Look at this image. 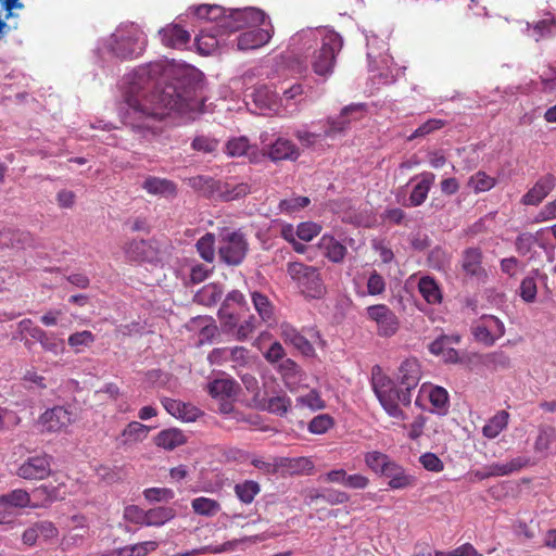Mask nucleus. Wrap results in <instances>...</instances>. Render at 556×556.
<instances>
[{
	"mask_svg": "<svg viewBox=\"0 0 556 556\" xmlns=\"http://www.w3.org/2000/svg\"><path fill=\"white\" fill-rule=\"evenodd\" d=\"M162 72V64L149 63L127 77L124 91L127 108L123 118L132 129H151V122L162 119L166 110L180 114L201 112L204 104L202 73L190 70L161 90L152 92Z\"/></svg>",
	"mask_w": 556,
	"mask_h": 556,
	"instance_id": "obj_1",
	"label": "nucleus"
},
{
	"mask_svg": "<svg viewBox=\"0 0 556 556\" xmlns=\"http://www.w3.org/2000/svg\"><path fill=\"white\" fill-rule=\"evenodd\" d=\"M421 379V368L416 358H406L399 367L395 381L384 380V412L392 425L405 428L407 408L412 406V391L416 389Z\"/></svg>",
	"mask_w": 556,
	"mask_h": 556,
	"instance_id": "obj_2",
	"label": "nucleus"
},
{
	"mask_svg": "<svg viewBox=\"0 0 556 556\" xmlns=\"http://www.w3.org/2000/svg\"><path fill=\"white\" fill-rule=\"evenodd\" d=\"M197 15L200 18L214 22L210 28L219 34H231L245 26H255L264 24L266 14L257 8L249 7L244 9L226 10L220 5L203 4L197 9Z\"/></svg>",
	"mask_w": 556,
	"mask_h": 556,
	"instance_id": "obj_3",
	"label": "nucleus"
},
{
	"mask_svg": "<svg viewBox=\"0 0 556 556\" xmlns=\"http://www.w3.org/2000/svg\"><path fill=\"white\" fill-rule=\"evenodd\" d=\"M287 273L305 296L319 299L324 295L325 286L318 268L301 262H291L287 265Z\"/></svg>",
	"mask_w": 556,
	"mask_h": 556,
	"instance_id": "obj_4",
	"label": "nucleus"
},
{
	"mask_svg": "<svg viewBox=\"0 0 556 556\" xmlns=\"http://www.w3.org/2000/svg\"><path fill=\"white\" fill-rule=\"evenodd\" d=\"M249 243L241 230L224 228L218 233V256L229 266L240 265L247 256Z\"/></svg>",
	"mask_w": 556,
	"mask_h": 556,
	"instance_id": "obj_5",
	"label": "nucleus"
},
{
	"mask_svg": "<svg viewBox=\"0 0 556 556\" xmlns=\"http://www.w3.org/2000/svg\"><path fill=\"white\" fill-rule=\"evenodd\" d=\"M146 47V37L137 27L129 26L118 29L112 35L111 51L119 59L139 56Z\"/></svg>",
	"mask_w": 556,
	"mask_h": 556,
	"instance_id": "obj_6",
	"label": "nucleus"
},
{
	"mask_svg": "<svg viewBox=\"0 0 556 556\" xmlns=\"http://www.w3.org/2000/svg\"><path fill=\"white\" fill-rule=\"evenodd\" d=\"M343 40L338 33L327 31L321 47L313 55L312 66L317 75L326 76L332 73L336 55L340 52Z\"/></svg>",
	"mask_w": 556,
	"mask_h": 556,
	"instance_id": "obj_7",
	"label": "nucleus"
},
{
	"mask_svg": "<svg viewBox=\"0 0 556 556\" xmlns=\"http://www.w3.org/2000/svg\"><path fill=\"white\" fill-rule=\"evenodd\" d=\"M52 456L47 453L27 457L16 468L15 475L24 480H45L52 473Z\"/></svg>",
	"mask_w": 556,
	"mask_h": 556,
	"instance_id": "obj_8",
	"label": "nucleus"
},
{
	"mask_svg": "<svg viewBox=\"0 0 556 556\" xmlns=\"http://www.w3.org/2000/svg\"><path fill=\"white\" fill-rule=\"evenodd\" d=\"M470 331L477 342L492 346L497 339L504 336L505 328L502 320L497 317L484 315L472 323Z\"/></svg>",
	"mask_w": 556,
	"mask_h": 556,
	"instance_id": "obj_9",
	"label": "nucleus"
},
{
	"mask_svg": "<svg viewBox=\"0 0 556 556\" xmlns=\"http://www.w3.org/2000/svg\"><path fill=\"white\" fill-rule=\"evenodd\" d=\"M364 112L365 105L362 103H354L344 106L337 118L329 117L326 121L324 137L334 138L338 135L344 134L346 129H349L351 121L361 118Z\"/></svg>",
	"mask_w": 556,
	"mask_h": 556,
	"instance_id": "obj_10",
	"label": "nucleus"
},
{
	"mask_svg": "<svg viewBox=\"0 0 556 556\" xmlns=\"http://www.w3.org/2000/svg\"><path fill=\"white\" fill-rule=\"evenodd\" d=\"M482 258L481 248L469 247L465 249L460 258V268L465 276L478 281H484L488 273L482 266Z\"/></svg>",
	"mask_w": 556,
	"mask_h": 556,
	"instance_id": "obj_11",
	"label": "nucleus"
},
{
	"mask_svg": "<svg viewBox=\"0 0 556 556\" xmlns=\"http://www.w3.org/2000/svg\"><path fill=\"white\" fill-rule=\"evenodd\" d=\"M556 187V177L552 173L544 174L538 178L533 187L521 198V202L527 206H538Z\"/></svg>",
	"mask_w": 556,
	"mask_h": 556,
	"instance_id": "obj_12",
	"label": "nucleus"
},
{
	"mask_svg": "<svg viewBox=\"0 0 556 556\" xmlns=\"http://www.w3.org/2000/svg\"><path fill=\"white\" fill-rule=\"evenodd\" d=\"M211 364L231 363L232 367H243L249 363V351L244 346L216 348L207 356Z\"/></svg>",
	"mask_w": 556,
	"mask_h": 556,
	"instance_id": "obj_13",
	"label": "nucleus"
},
{
	"mask_svg": "<svg viewBox=\"0 0 556 556\" xmlns=\"http://www.w3.org/2000/svg\"><path fill=\"white\" fill-rule=\"evenodd\" d=\"M530 459L525 456H518L505 464H491L480 470L473 471V476L477 480H485L492 477H504L518 471L529 465Z\"/></svg>",
	"mask_w": 556,
	"mask_h": 556,
	"instance_id": "obj_14",
	"label": "nucleus"
},
{
	"mask_svg": "<svg viewBox=\"0 0 556 556\" xmlns=\"http://www.w3.org/2000/svg\"><path fill=\"white\" fill-rule=\"evenodd\" d=\"M261 24L250 26L251 29L240 34L237 38L239 50H253L266 45L273 37V26L270 28H258Z\"/></svg>",
	"mask_w": 556,
	"mask_h": 556,
	"instance_id": "obj_15",
	"label": "nucleus"
},
{
	"mask_svg": "<svg viewBox=\"0 0 556 556\" xmlns=\"http://www.w3.org/2000/svg\"><path fill=\"white\" fill-rule=\"evenodd\" d=\"M45 431L56 432L68 427L73 422L72 414L62 406H55L46 410L39 418Z\"/></svg>",
	"mask_w": 556,
	"mask_h": 556,
	"instance_id": "obj_16",
	"label": "nucleus"
},
{
	"mask_svg": "<svg viewBox=\"0 0 556 556\" xmlns=\"http://www.w3.org/2000/svg\"><path fill=\"white\" fill-rule=\"evenodd\" d=\"M384 479L388 480L389 490L403 491L414 488L416 478L405 469L390 463H384Z\"/></svg>",
	"mask_w": 556,
	"mask_h": 556,
	"instance_id": "obj_17",
	"label": "nucleus"
},
{
	"mask_svg": "<svg viewBox=\"0 0 556 556\" xmlns=\"http://www.w3.org/2000/svg\"><path fill=\"white\" fill-rule=\"evenodd\" d=\"M58 534L56 527L51 521L43 520L28 527L22 535V541L24 544L33 546L40 539L47 542L56 538Z\"/></svg>",
	"mask_w": 556,
	"mask_h": 556,
	"instance_id": "obj_18",
	"label": "nucleus"
},
{
	"mask_svg": "<svg viewBox=\"0 0 556 556\" xmlns=\"http://www.w3.org/2000/svg\"><path fill=\"white\" fill-rule=\"evenodd\" d=\"M251 192V186L248 182L237 181L233 178L219 180L216 198L229 202L244 198Z\"/></svg>",
	"mask_w": 556,
	"mask_h": 556,
	"instance_id": "obj_19",
	"label": "nucleus"
},
{
	"mask_svg": "<svg viewBox=\"0 0 556 556\" xmlns=\"http://www.w3.org/2000/svg\"><path fill=\"white\" fill-rule=\"evenodd\" d=\"M164 46L181 49L190 41V34L178 24H168L159 31Z\"/></svg>",
	"mask_w": 556,
	"mask_h": 556,
	"instance_id": "obj_20",
	"label": "nucleus"
},
{
	"mask_svg": "<svg viewBox=\"0 0 556 556\" xmlns=\"http://www.w3.org/2000/svg\"><path fill=\"white\" fill-rule=\"evenodd\" d=\"M281 329V338L286 343L291 344L298 351H300L305 356H311L314 354V348L311 342L302 336L293 326L290 324H282L280 326Z\"/></svg>",
	"mask_w": 556,
	"mask_h": 556,
	"instance_id": "obj_21",
	"label": "nucleus"
},
{
	"mask_svg": "<svg viewBox=\"0 0 556 556\" xmlns=\"http://www.w3.org/2000/svg\"><path fill=\"white\" fill-rule=\"evenodd\" d=\"M268 156L275 162L295 161L300 156V150L291 140L280 137L269 147Z\"/></svg>",
	"mask_w": 556,
	"mask_h": 556,
	"instance_id": "obj_22",
	"label": "nucleus"
},
{
	"mask_svg": "<svg viewBox=\"0 0 556 556\" xmlns=\"http://www.w3.org/2000/svg\"><path fill=\"white\" fill-rule=\"evenodd\" d=\"M321 254L332 263H342L346 255V248L332 236H323L318 242Z\"/></svg>",
	"mask_w": 556,
	"mask_h": 556,
	"instance_id": "obj_23",
	"label": "nucleus"
},
{
	"mask_svg": "<svg viewBox=\"0 0 556 556\" xmlns=\"http://www.w3.org/2000/svg\"><path fill=\"white\" fill-rule=\"evenodd\" d=\"M142 188L150 194L161 195L166 198H174L177 194V186L174 181L160 178L154 176H149L142 184Z\"/></svg>",
	"mask_w": 556,
	"mask_h": 556,
	"instance_id": "obj_24",
	"label": "nucleus"
},
{
	"mask_svg": "<svg viewBox=\"0 0 556 556\" xmlns=\"http://www.w3.org/2000/svg\"><path fill=\"white\" fill-rule=\"evenodd\" d=\"M150 427L138 421L129 422L118 437L121 446H131L147 439Z\"/></svg>",
	"mask_w": 556,
	"mask_h": 556,
	"instance_id": "obj_25",
	"label": "nucleus"
},
{
	"mask_svg": "<svg viewBox=\"0 0 556 556\" xmlns=\"http://www.w3.org/2000/svg\"><path fill=\"white\" fill-rule=\"evenodd\" d=\"M208 393L218 400H231L239 391V384L233 379H215L207 384Z\"/></svg>",
	"mask_w": 556,
	"mask_h": 556,
	"instance_id": "obj_26",
	"label": "nucleus"
},
{
	"mask_svg": "<svg viewBox=\"0 0 556 556\" xmlns=\"http://www.w3.org/2000/svg\"><path fill=\"white\" fill-rule=\"evenodd\" d=\"M434 181L435 174L431 172H425L420 175V180L413 187V192H410V206H420L424 204Z\"/></svg>",
	"mask_w": 556,
	"mask_h": 556,
	"instance_id": "obj_27",
	"label": "nucleus"
},
{
	"mask_svg": "<svg viewBox=\"0 0 556 556\" xmlns=\"http://www.w3.org/2000/svg\"><path fill=\"white\" fill-rule=\"evenodd\" d=\"M218 181L210 176H193L186 179V184L194 191L206 198H216Z\"/></svg>",
	"mask_w": 556,
	"mask_h": 556,
	"instance_id": "obj_28",
	"label": "nucleus"
},
{
	"mask_svg": "<svg viewBox=\"0 0 556 556\" xmlns=\"http://www.w3.org/2000/svg\"><path fill=\"white\" fill-rule=\"evenodd\" d=\"M162 404L166 412L176 418L192 421L198 416V410L180 401L164 397Z\"/></svg>",
	"mask_w": 556,
	"mask_h": 556,
	"instance_id": "obj_29",
	"label": "nucleus"
},
{
	"mask_svg": "<svg viewBox=\"0 0 556 556\" xmlns=\"http://www.w3.org/2000/svg\"><path fill=\"white\" fill-rule=\"evenodd\" d=\"M0 507L8 510L10 507L25 508V507H37L31 504L30 495L26 490L15 489L7 494L0 496Z\"/></svg>",
	"mask_w": 556,
	"mask_h": 556,
	"instance_id": "obj_30",
	"label": "nucleus"
},
{
	"mask_svg": "<svg viewBox=\"0 0 556 556\" xmlns=\"http://www.w3.org/2000/svg\"><path fill=\"white\" fill-rule=\"evenodd\" d=\"M125 253L128 260L134 262H144L153 258V249L146 240H132L125 247Z\"/></svg>",
	"mask_w": 556,
	"mask_h": 556,
	"instance_id": "obj_31",
	"label": "nucleus"
},
{
	"mask_svg": "<svg viewBox=\"0 0 556 556\" xmlns=\"http://www.w3.org/2000/svg\"><path fill=\"white\" fill-rule=\"evenodd\" d=\"M186 441L184 432L176 428L163 430L154 439L157 446L169 451L185 444Z\"/></svg>",
	"mask_w": 556,
	"mask_h": 556,
	"instance_id": "obj_32",
	"label": "nucleus"
},
{
	"mask_svg": "<svg viewBox=\"0 0 556 556\" xmlns=\"http://www.w3.org/2000/svg\"><path fill=\"white\" fill-rule=\"evenodd\" d=\"M418 289L428 304H440L442 292L439 285L431 276H422L418 282Z\"/></svg>",
	"mask_w": 556,
	"mask_h": 556,
	"instance_id": "obj_33",
	"label": "nucleus"
},
{
	"mask_svg": "<svg viewBox=\"0 0 556 556\" xmlns=\"http://www.w3.org/2000/svg\"><path fill=\"white\" fill-rule=\"evenodd\" d=\"M251 299L260 318L266 324L274 323L275 309L269 299L265 294L257 291L251 294Z\"/></svg>",
	"mask_w": 556,
	"mask_h": 556,
	"instance_id": "obj_34",
	"label": "nucleus"
},
{
	"mask_svg": "<svg viewBox=\"0 0 556 556\" xmlns=\"http://www.w3.org/2000/svg\"><path fill=\"white\" fill-rule=\"evenodd\" d=\"M509 420V413L507 410H498L493 415V417L486 422V425L482 428V433L484 437L492 440V438L497 437L504 429L507 428Z\"/></svg>",
	"mask_w": 556,
	"mask_h": 556,
	"instance_id": "obj_35",
	"label": "nucleus"
},
{
	"mask_svg": "<svg viewBox=\"0 0 556 556\" xmlns=\"http://www.w3.org/2000/svg\"><path fill=\"white\" fill-rule=\"evenodd\" d=\"M72 521H79V530L71 528L67 534L62 540V545L66 548L76 546L83 543L86 534L88 533L87 519L84 516L75 515L71 518Z\"/></svg>",
	"mask_w": 556,
	"mask_h": 556,
	"instance_id": "obj_36",
	"label": "nucleus"
},
{
	"mask_svg": "<svg viewBox=\"0 0 556 556\" xmlns=\"http://www.w3.org/2000/svg\"><path fill=\"white\" fill-rule=\"evenodd\" d=\"M224 35L225 34H219L215 29L211 28L202 30L201 34L195 38L199 52L204 55H208L214 52L219 45L217 37Z\"/></svg>",
	"mask_w": 556,
	"mask_h": 556,
	"instance_id": "obj_37",
	"label": "nucleus"
},
{
	"mask_svg": "<svg viewBox=\"0 0 556 556\" xmlns=\"http://www.w3.org/2000/svg\"><path fill=\"white\" fill-rule=\"evenodd\" d=\"M532 30L536 40L555 35L556 15L551 12L545 13L542 20L533 24Z\"/></svg>",
	"mask_w": 556,
	"mask_h": 556,
	"instance_id": "obj_38",
	"label": "nucleus"
},
{
	"mask_svg": "<svg viewBox=\"0 0 556 556\" xmlns=\"http://www.w3.org/2000/svg\"><path fill=\"white\" fill-rule=\"evenodd\" d=\"M496 179L483 170H479L471 175L467 180V186L472 189L475 193L488 192L496 185Z\"/></svg>",
	"mask_w": 556,
	"mask_h": 556,
	"instance_id": "obj_39",
	"label": "nucleus"
},
{
	"mask_svg": "<svg viewBox=\"0 0 556 556\" xmlns=\"http://www.w3.org/2000/svg\"><path fill=\"white\" fill-rule=\"evenodd\" d=\"M148 527H161L176 517L173 507L159 506L148 510Z\"/></svg>",
	"mask_w": 556,
	"mask_h": 556,
	"instance_id": "obj_40",
	"label": "nucleus"
},
{
	"mask_svg": "<svg viewBox=\"0 0 556 556\" xmlns=\"http://www.w3.org/2000/svg\"><path fill=\"white\" fill-rule=\"evenodd\" d=\"M261 492V486L256 481L245 480L235 485V493L244 504H251L254 497Z\"/></svg>",
	"mask_w": 556,
	"mask_h": 556,
	"instance_id": "obj_41",
	"label": "nucleus"
},
{
	"mask_svg": "<svg viewBox=\"0 0 556 556\" xmlns=\"http://www.w3.org/2000/svg\"><path fill=\"white\" fill-rule=\"evenodd\" d=\"M223 296L222 288L216 283L204 286L197 294L195 299L199 303L211 306L216 304Z\"/></svg>",
	"mask_w": 556,
	"mask_h": 556,
	"instance_id": "obj_42",
	"label": "nucleus"
},
{
	"mask_svg": "<svg viewBox=\"0 0 556 556\" xmlns=\"http://www.w3.org/2000/svg\"><path fill=\"white\" fill-rule=\"evenodd\" d=\"M554 443H556V429L549 426L540 428L534 443L535 452L546 453Z\"/></svg>",
	"mask_w": 556,
	"mask_h": 556,
	"instance_id": "obj_43",
	"label": "nucleus"
},
{
	"mask_svg": "<svg viewBox=\"0 0 556 556\" xmlns=\"http://www.w3.org/2000/svg\"><path fill=\"white\" fill-rule=\"evenodd\" d=\"M192 509L201 516H214L220 510V504L208 497H197L191 502Z\"/></svg>",
	"mask_w": 556,
	"mask_h": 556,
	"instance_id": "obj_44",
	"label": "nucleus"
},
{
	"mask_svg": "<svg viewBox=\"0 0 556 556\" xmlns=\"http://www.w3.org/2000/svg\"><path fill=\"white\" fill-rule=\"evenodd\" d=\"M288 458L273 457L271 459H263L261 457H253L251 464L265 475H274L278 471L279 467L286 466Z\"/></svg>",
	"mask_w": 556,
	"mask_h": 556,
	"instance_id": "obj_45",
	"label": "nucleus"
},
{
	"mask_svg": "<svg viewBox=\"0 0 556 556\" xmlns=\"http://www.w3.org/2000/svg\"><path fill=\"white\" fill-rule=\"evenodd\" d=\"M197 251L200 256L208 263H212L215 258V236L213 233H205L197 241Z\"/></svg>",
	"mask_w": 556,
	"mask_h": 556,
	"instance_id": "obj_46",
	"label": "nucleus"
},
{
	"mask_svg": "<svg viewBox=\"0 0 556 556\" xmlns=\"http://www.w3.org/2000/svg\"><path fill=\"white\" fill-rule=\"evenodd\" d=\"M482 363L485 367L492 369H506L510 367L511 361L503 350H496L495 352L484 355Z\"/></svg>",
	"mask_w": 556,
	"mask_h": 556,
	"instance_id": "obj_47",
	"label": "nucleus"
},
{
	"mask_svg": "<svg viewBox=\"0 0 556 556\" xmlns=\"http://www.w3.org/2000/svg\"><path fill=\"white\" fill-rule=\"evenodd\" d=\"M96 340L94 334L89 330H83L72 333L67 343L74 349L75 353H80L85 348L90 346Z\"/></svg>",
	"mask_w": 556,
	"mask_h": 556,
	"instance_id": "obj_48",
	"label": "nucleus"
},
{
	"mask_svg": "<svg viewBox=\"0 0 556 556\" xmlns=\"http://www.w3.org/2000/svg\"><path fill=\"white\" fill-rule=\"evenodd\" d=\"M460 342V337L458 334H442L434 339V341L429 345L430 353L442 356L446 353V349L448 345H455Z\"/></svg>",
	"mask_w": 556,
	"mask_h": 556,
	"instance_id": "obj_49",
	"label": "nucleus"
},
{
	"mask_svg": "<svg viewBox=\"0 0 556 556\" xmlns=\"http://www.w3.org/2000/svg\"><path fill=\"white\" fill-rule=\"evenodd\" d=\"M40 345L45 352L51 353L54 356H58L65 351L64 340L58 338L53 332H47Z\"/></svg>",
	"mask_w": 556,
	"mask_h": 556,
	"instance_id": "obj_50",
	"label": "nucleus"
},
{
	"mask_svg": "<svg viewBox=\"0 0 556 556\" xmlns=\"http://www.w3.org/2000/svg\"><path fill=\"white\" fill-rule=\"evenodd\" d=\"M291 407V400L286 394L271 396L267 401L266 409L275 415L283 416Z\"/></svg>",
	"mask_w": 556,
	"mask_h": 556,
	"instance_id": "obj_51",
	"label": "nucleus"
},
{
	"mask_svg": "<svg viewBox=\"0 0 556 556\" xmlns=\"http://www.w3.org/2000/svg\"><path fill=\"white\" fill-rule=\"evenodd\" d=\"M444 126H446V121L437 119V118L428 119L427 122L421 124L419 127H417L415 129V131L407 137V139L414 140L416 138L425 137L427 135H430V134L437 131V129H440Z\"/></svg>",
	"mask_w": 556,
	"mask_h": 556,
	"instance_id": "obj_52",
	"label": "nucleus"
},
{
	"mask_svg": "<svg viewBox=\"0 0 556 556\" xmlns=\"http://www.w3.org/2000/svg\"><path fill=\"white\" fill-rule=\"evenodd\" d=\"M237 543H238V541H236V540L235 541H228V542L224 543L223 545L203 546L201 548H195V549H191V551L181 552V553H178V554H176L174 556H197V555L205 554V553L219 554V553L232 549L237 545Z\"/></svg>",
	"mask_w": 556,
	"mask_h": 556,
	"instance_id": "obj_53",
	"label": "nucleus"
},
{
	"mask_svg": "<svg viewBox=\"0 0 556 556\" xmlns=\"http://www.w3.org/2000/svg\"><path fill=\"white\" fill-rule=\"evenodd\" d=\"M296 405L307 407L311 410H319L325 408V402L316 390H311L307 394L296 399Z\"/></svg>",
	"mask_w": 556,
	"mask_h": 556,
	"instance_id": "obj_54",
	"label": "nucleus"
},
{
	"mask_svg": "<svg viewBox=\"0 0 556 556\" xmlns=\"http://www.w3.org/2000/svg\"><path fill=\"white\" fill-rule=\"evenodd\" d=\"M249 140L245 137L233 138L226 144V153L229 156L238 157L247 155L250 150Z\"/></svg>",
	"mask_w": 556,
	"mask_h": 556,
	"instance_id": "obj_55",
	"label": "nucleus"
},
{
	"mask_svg": "<svg viewBox=\"0 0 556 556\" xmlns=\"http://www.w3.org/2000/svg\"><path fill=\"white\" fill-rule=\"evenodd\" d=\"M293 136L299 140V142L301 143L302 147L308 148V149L315 148V146L319 141L326 139V137H324V132L316 134V132L308 131L306 129H296L293 132Z\"/></svg>",
	"mask_w": 556,
	"mask_h": 556,
	"instance_id": "obj_56",
	"label": "nucleus"
},
{
	"mask_svg": "<svg viewBox=\"0 0 556 556\" xmlns=\"http://www.w3.org/2000/svg\"><path fill=\"white\" fill-rule=\"evenodd\" d=\"M409 417L407 416V420ZM405 428L399 426L403 430H407V437L416 441L418 438H420L424 434L425 431V425H426V417L424 415L416 416L410 424L406 422V419L404 420Z\"/></svg>",
	"mask_w": 556,
	"mask_h": 556,
	"instance_id": "obj_57",
	"label": "nucleus"
},
{
	"mask_svg": "<svg viewBox=\"0 0 556 556\" xmlns=\"http://www.w3.org/2000/svg\"><path fill=\"white\" fill-rule=\"evenodd\" d=\"M124 519L140 526L148 527V510L141 509L139 506L129 505L124 509Z\"/></svg>",
	"mask_w": 556,
	"mask_h": 556,
	"instance_id": "obj_58",
	"label": "nucleus"
},
{
	"mask_svg": "<svg viewBox=\"0 0 556 556\" xmlns=\"http://www.w3.org/2000/svg\"><path fill=\"white\" fill-rule=\"evenodd\" d=\"M538 242V238L530 232H523L515 239V250L521 256H526Z\"/></svg>",
	"mask_w": 556,
	"mask_h": 556,
	"instance_id": "obj_59",
	"label": "nucleus"
},
{
	"mask_svg": "<svg viewBox=\"0 0 556 556\" xmlns=\"http://www.w3.org/2000/svg\"><path fill=\"white\" fill-rule=\"evenodd\" d=\"M333 426V419L328 414H321L314 417L308 424L309 432L314 434H323Z\"/></svg>",
	"mask_w": 556,
	"mask_h": 556,
	"instance_id": "obj_60",
	"label": "nucleus"
},
{
	"mask_svg": "<svg viewBox=\"0 0 556 556\" xmlns=\"http://www.w3.org/2000/svg\"><path fill=\"white\" fill-rule=\"evenodd\" d=\"M28 239V233L18 232L14 230H4L0 232V245L18 248Z\"/></svg>",
	"mask_w": 556,
	"mask_h": 556,
	"instance_id": "obj_61",
	"label": "nucleus"
},
{
	"mask_svg": "<svg viewBox=\"0 0 556 556\" xmlns=\"http://www.w3.org/2000/svg\"><path fill=\"white\" fill-rule=\"evenodd\" d=\"M143 495L149 502H167L174 498L175 493L167 488H150L144 490Z\"/></svg>",
	"mask_w": 556,
	"mask_h": 556,
	"instance_id": "obj_62",
	"label": "nucleus"
},
{
	"mask_svg": "<svg viewBox=\"0 0 556 556\" xmlns=\"http://www.w3.org/2000/svg\"><path fill=\"white\" fill-rule=\"evenodd\" d=\"M419 462L422 468L429 471L441 472L445 468L444 463L434 453H424Z\"/></svg>",
	"mask_w": 556,
	"mask_h": 556,
	"instance_id": "obj_63",
	"label": "nucleus"
},
{
	"mask_svg": "<svg viewBox=\"0 0 556 556\" xmlns=\"http://www.w3.org/2000/svg\"><path fill=\"white\" fill-rule=\"evenodd\" d=\"M542 91L556 92V67H547L540 75Z\"/></svg>",
	"mask_w": 556,
	"mask_h": 556,
	"instance_id": "obj_64",
	"label": "nucleus"
}]
</instances>
